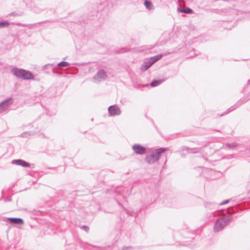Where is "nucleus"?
<instances>
[{"label":"nucleus","instance_id":"13","mask_svg":"<svg viewBox=\"0 0 250 250\" xmlns=\"http://www.w3.org/2000/svg\"><path fill=\"white\" fill-rule=\"evenodd\" d=\"M69 65V63L66 62H62L58 64V66L60 67H66Z\"/></svg>","mask_w":250,"mask_h":250},{"label":"nucleus","instance_id":"7","mask_svg":"<svg viewBox=\"0 0 250 250\" xmlns=\"http://www.w3.org/2000/svg\"><path fill=\"white\" fill-rule=\"evenodd\" d=\"M109 113L111 116L119 115L121 114L120 108L116 105H111L108 109Z\"/></svg>","mask_w":250,"mask_h":250},{"label":"nucleus","instance_id":"11","mask_svg":"<svg viewBox=\"0 0 250 250\" xmlns=\"http://www.w3.org/2000/svg\"><path fill=\"white\" fill-rule=\"evenodd\" d=\"M178 11L181 13H184L187 14L191 13L192 10L189 8H186L184 9H182L180 8H178Z\"/></svg>","mask_w":250,"mask_h":250},{"label":"nucleus","instance_id":"17","mask_svg":"<svg viewBox=\"0 0 250 250\" xmlns=\"http://www.w3.org/2000/svg\"><path fill=\"white\" fill-rule=\"evenodd\" d=\"M228 202H229V200H226V201L222 202L220 204L221 205H224V204H226L228 203Z\"/></svg>","mask_w":250,"mask_h":250},{"label":"nucleus","instance_id":"1","mask_svg":"<svg viewBox=\"0 0 250 250\" xmlns=\"http://www.w3.org/2000/svg\"><path fill=\"white\" fill-rule=\"evenodd\" d=\"M11 72L16 77L23 80H33L34 75L28 71L19 68H13L11 70Z\"/></svg>","mask_w":250,"mask_h":250},{"label":"nucleus","instance_id":"2","mask_svg":"<svg viewBox=\"0 0 250 250\" xmlns=\"http://www.w3.org/2000/svg\"><path fill=\"white\" fill-rule=\"evenodd\" d=\"M166 150V148H160L154 150L150 155L146 156V161L147 163L152 164L157 162L160 158L161 153Z\"/></svg>","mask_w":250,"mask_h":250},{"label":"nucleus","instance_id":"4","mask_svg":"<svg viewBox=\"0 0 250 250\" xmlns=\"http://www.w3.org/2000/svg\"><path fill=\"white\" fill-rule=\"evenodd\" d=\"M230 219L229 218H223L218 219L214 225V231L217 232L223 229L227 225V223L230 221Z\"/></svg>","mask_w":250,"mask_h":250},{"label":"nucleus","instance_id":"10","mask_svg":"<svg viewBox=\"0 0 250 250\" xmlns=\"http://www.w3.org/2000/svg\"><path fill=\"white\" fill-rule=\"evenodd\" d=\"M8 219L12 223L16 224L22 225L24 223L23 220L21 218H8Z\"/></svg>","mask_w":250,"mask_h":250},{"label":"nucleus","instance_id":"16","mask_svg":"<svg viewBox=\"0 0 250 250\" xmlns=\"http://www.w3.org/2000/svg\"><path fill=\"white\" fill-rule=\"evenodd\" d=\"M83 229H84L86 231H87L89 229L87 227L84 226L83 227Z\"/></svg>","mask_w":250,"mask_h":250},{"label":"nucleus","instance_id":"8","mask_svg":"<svg viewBox=\"0 0 250 250\" xmlns=\"http://www.w3.org/2000/svg\"><path fill=\"white\" fill-rule=\"evenodd\" d=\"M11 99L5 100L0 104V113L6 110L11 104Z\"/></svg>","mask_w":250,"mask_h":250},{"label":"nucleus","instance_id":"15","mask_svg":"<svg viewBox=\"0 0 250 250\" xmlns=\"http://www.w3.org/2000/svg\"><path fill=\"white\" fill-rule=\"evenodd\" d=\"M10 23L6 21H0V28L7 26Z\"/></svg>","mask_w":250,"mask_h":250},{"label":"nucleus","instance_id":"12","mask_svg":"<svg viewBox=\"0 0 250 250\" xmlns=\"http://www.w3.org/2000/svg\"><path fill=\"white\" fill-rule=\"evenodd\" d=\"M145 5L146 7V8L148 9H151L152 7V4L151 2L148 0H146L145 1Z\"/></svg>","mask_w":250,"mask_h":250},{"label":"nucleus","instance_id":"3","mask_svg":"<svg viewBox=\"0 0 250 250\" xmlns=\"http://www.w3.org/2000/svg\"><path fill=\"white\" fill-rule=\"evenodd\" d=\"M162 57V55H158L154 57L149 58L148 60L146 61L141 67V70L143 71L146 70L148 69L154 63L160 60Z\"/></svg>","mask_w":250,"mask_h":250},{"label":"nucleus","instance_id":"6","mask_svg":"<svg viewBox=\"0 0 250 250\" xmlns=\"http://www.w3.org/2000/svg\"><path fill=\"white\" fill-rule=\"evenodd\" d=\"M133 151L137 154L142 155L146 153V148L138 144H135L132 146Z\"/></svg>","mask_w":250,"mask_h":250},{"label":"nucleus","instance_id":"9","mask_svg":"<svg viewBox=\"0 0 250 250\" xmlns=\"http://www.w3.org/2000/svg\"><path fill=\"white\" fill-rule=\"evenodd\" d=\"M12 164L16 165H20L21 166L23 167H29V164L28 163L21 160H14L12 161Z\"/></svg>","mask_w":250,"mask_h":250},{"label":"nucleus","instance_id":"5","mask_svg":"<svg viewBox=\"0 0 250 250\" xmlns=\"http://www.w3.org/2000/svg\"><path fill=\"white\" fill-rule=\"evenodd\" d=\"M107 75L105 72L101 70L98 72L97 74L94 77L93 80L95 82H99L106 78Z\"/></svg>","mask_w":250,"mask_h":250},{"label":"nucleus","instance_id":"14","mask_svg":"<svg viewBox=\"0 0 250 250\" xmlns=\"http://www.w3.org/2000/svg\"><path fill=\"white\" fill-rule=\"evenodd\" d=\"M162 82V81H153L151 83V85L153 87L156 86L158 85L159 84H160Z\"/></svg>","mask_w":250,"mask_h":250}]
</instances>
